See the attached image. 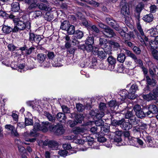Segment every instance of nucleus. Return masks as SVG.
Segmentation results:
<instances>
[{
	"instance_id": "obj_1",
	"label": "nucleus",
	"mask_w": 158,
	"mask_h": 158,
	"mask_svg": "<svg viewBox=\"0 0 158 158\" xmlns=\"http://www.w3.org/2000/svg\"><path fill=\"white\" fill-rule=\"evenodd\" d=\"M25 2L29 5L28 9L29 10L35 9L38 7L40 9L46 11L51 10L49 6L42 3H37L38 0H24Z\"/></svg>"
},
{
	"instance_id": "obj_2",
	"label": "nucleus",
	"mask_w": 158,
	"mask_h": 158,
	"mask_svg": "<svg viewBox=\"0 0 158 158\" xmlns=\"http://www.w3.org/2000/svg\"><path fill=\"white\" fill-rule=\"evenodd\" d=\"M13 22L15 24L13 28L14 32H17L19 30H23L25 28L27 29V30H29L30 28V23L29 22L24 23L20 21L19 19H14Z\"/></svg>"
},
{
	"instance_id": "obj_3",
	"label": "nucleus",
	"mask_w": 158,
	"mask_h": 158,
	"mask_svg": "<svg viewBox=\"0 0 158 158\" xmlns=\"http://www.w3.org/2000/svg\"><path fill=\"white\" fill-rule=\"evenodd\" d=\"M99 44L106 53L108 54H110V52L112 50V47L108 44V42L106 39L103 38H100Z\"/></svg>"
},
{
	"instance_id": "obj_4",
	"label": "nucleus",
	"mask_w": 158,
	"mask_h": 158,
	"mask_svg": "<svg viewBox=\"0 0 158 158\" xmlns=\"http://www.w3.org/2000/svg\"><path fill=\"white\" fill-rule=\"evenodd\" d=\"M43 144L44 146H48L51 150H57L58 149L59 144L56 141L47 139L43 142Z\"/></svg>"
},
{
	"instance_id": "obj_5",
	"label": "nucleus",
	"mask_w": 158,
	"mask_h": 158,
	"mask_svg": "<svg viewBox=\"0 0 158 158\" xmlns=\"http://www.w3.org/2000/svg\"><path fill=\"white\" fill-rule=\"evenodd\" d=\"M138 89V87L137 84H133L131 85L128 92V98L130 99H134L137 96L135 94L136 91Z\"/></svg>"
},
{
	"instance_id": "obj_6",
	"label": "nucleus",
	"mask_w": 158,
	"mask_h": 158,
	"mask_svg": "<svg viewBox=\"0 0 158 158\" xmlns=\"http://www.w3.org/2000/svg\"><path fill=\"white\" fill-rule=\"evenodd\" d=\"M123 134V131L119 130L114 132L115 136L114 139V142L116 143V145L117 146H121V142L122 141L121 136Z\"/></svg>"
},
{
	"instance_id": "obj_7",
	"label": "nucleus",
	"mask_w": 158,
	"mask_h": 158,
	"mask_svg": "<svg viewBox=\"0 0 158 158\" xmlns=\"http://www.w3.org/2000/svg\"><path fill=\"white\" fill-rule=\"evenodd\" d=\"M139 31L141 35V36L140 37L141 39L140 40V44L143 47L146 46V42H147L148 41V39L145 35L143 29H142L141 26L139 24Z\"/></svg>"
},
{
	"instance_id": "obj_8",
	"label": "nucleus",
	"mask_w": 158,
	"mask_h": 158,
	"mask_svg": "<svg viewBox=\"0 0 158 158\" xmlns=\"http://www.w3.org/2000/svg\"><path fill=\"white\" fill-rule=\"evenodd\" d=\"M5 128L7 131L10 132L12 135L15 137H17L19 136V134L14 126L10 124H6L5 126Z\"/></svg>"
},
{
	"instance_id": "obj_9",
	"label": "nucleus",
	"mask_w": 158,
	"mask_h": 158,
	"mask_svg": "<svg viewBox=\"0 0 158 158\" xmlns=\"http://www.w3.org/2000/svg\"><path fill=\"white\" fill-rule=\"evenodd\" d=\"M102 32L106 38H109L116 36L113 30L109 27L105 30H103Z\"/></svg>"
},
{
	"instance_id": "obj_10",
	"label": "nucleus",
	"mask_w": 158,
	"mask_h": 158,
	"mask_svg": "<svg viewBox=\"0 0 158 158\" xmlns=\"http://www.w3.org/2000/svg\"><path fill=\"white\" fill-rule=\"evenodd\" d=\"M42 39L41 36L40 35H36L33 33H29V40L32 43L34 42L39 43Z\"/></svg>"
},
{
	"instance_id": "obj_11",
	"label": "nucleus",
	"mask_w": 158,
	"mask_h": 158,
	"mask_svg": "<svg viewBox=\"0 0 158 158\" xmlns=\"http://www.w3.org/2000/svg\"><path fill=\"white\" fill-rule=\"evenodd\" d=\"M35 48L33 47H31L28 48L26 45H24L23 47L19 48V49L21 51L22 54L23 53V51H24L25 52L24 54L26 56H28L31 54L32 52L34 51Z\"/></svg>"
},
{
	"instance_id": "obj_12",
	"label": "nucleus",
	"mask_w": 158,
	"mask_h": 158,
	"mask_svg": "<svg viewBox=\"0 0 158 158\" xmlns=\"http://www.w3.org/2000/svg\"><path fill=\"white\" fill-rule=\"evenodd\" d=\"M133 114L132 111H128L127 112L125 115L126 118H129L132 123L136 124L138 123V120L135 116H133Z\"/></svg>"
},
{
	"instance_id": "obj_13",
	"label": "nucleus",
	"mask_w": 158,
	"mask_h": 158,
	"mask_svg": "<svg viewBox=\"0 0 158 158\" xmlns=\"http://www.w3.org/2000/svg\"><path fill=\"white\" fill-rule=\"evenodd\" d=\"M107 61L109 63L108 68L111 71H113L114 68L116 60L112 56H110L107 59Z\"/></svg>"
},
{
	"instance_id": "obj_14",
	"label": "nucleus",
	"mask_w": 158,
	"mask_h": 158,
	"mask_svg": "<svg viewBox=\"0 0 158 158\" xmlns=\"http://www.w3.org/2000/svg\"><path fill=\"white\" fill-rule=\"evenodd\" d=\"M106 22L107 24L116 30H118V26L116 24V22L110 18H106Z\"/></svg>"
},
{
	"instance_id": "obj_15",
	"label": "nucleus",
	"mask_w": 158,
	"mask_h": 158,
	"mask_svg": "<svg viewBox=\"0 0 158 158\" xmlns=\"http://www.w3.org/2000/svg\"><path fill=\"white\" fill-rule=\"evenodd\" d=\"M148 109V111L146 113L147 115H149L151 113L153 114L156 113L158 111L157 107L154 105H150Z\"/></svg>"
},
{
	"instance_id": "obj_16",
	"label": "nucleus",
	"mask_w": 158,
	"mask_h": 158,
	"mask_svg": "<svg viewBox=\"0 0 158 158\" xmlns=\"http://www.w3.org/2000/svg\"><path fill=\"white\" fill-rule=\"evenodd\" d=\"M129 12L128 4L127 3H124L121 9V13L124 16H127L128 15Z\"/></svg>"
},
{
	"instance_id": "obj_17",
	"label": "nucleus",
	"mask_w": 158,
	"mask_h": 158,
	"mask_svg": "<svg viewBox=\"0 0 158 158\" xmlns=\"http://www.w3.org/2000/svg\"><path fill=\"white\" fill-rule=\"evenodd\" d=\"M51 123L48 121L43 122L41 126V131L43 132H45L49 130V126Z\"/></svg>"
},
{
	"instance_id": "obj_18",
	"label": "nucleus",
	"mask_w": 158,
	"mask_h": 158,
	"mask_svg": "<svg viewBox=\"0 0 158 158\" xmlns=\"http://www.w3.org/2000/svg\"><path fill=\"white\" fill-rule=\"evenodd\" d=\"M64 132V130L63 126L60 124H57V128L56 130L55 135H61Z\"/></svg>"
},
{
	"instance_id": "obj_19",
	"label": "nucleus",
	"mask_w": 158,
	"mask_h": 158,
	"mask_svg": "<svg viewBox=\"0 0 158 158\" xmlns=\"http://www.w3.org/2000/svg\"><path fill=\"white\" fill-rule=\"evenodd\" d=\"M74 116L75 118L76 123H81L83 119V117L82 115L81 114L76 115L75 113H74L71 114V117Z\"/></svg>"
},
{
	"instance_id": "obj_20",
	"label": "nucleus",
	"mask_w": 158,
	"mask_h": 158,
	"mask_svg": "<svg viewBox=\"0 0 158 158\" xmlns=\"http://www.w3.org/2000/svg\"><path fill=\"white\" fill-rule=\"evenodd\" d=\"M11 10L14 12H18L20 10L19 3L17 2H13L11 5Z\"/></svg>"
},
{
	"instance_id": "obj_21",
	"label": "nucleus",
	"mask_w": 158,
	"mask_h": 158,
	"mask_svg": "<svg viewBox=\"0 0 158 158\" xmlns=\"http://www.w3.org/2000/svg\"><path fill=\"white\" fill-rule=\"evenodd\" d=\"M2 30L4 33L6 34H8L11 31L13 32V28H12L10 26L4 25L2 26Z\"/></svg>"
},
{
	"instance_id": "obj_22",
	"label": "nucleus",
	"mask_w": 158,
	"mask_h": 158,
	"mask_svg": "<svg viewBox=\"0 0 158 158\" xmlns=\"http://www.w3.org/2000/svg\"><path fill=\"white\" fill-rule=\"evenodd\" d=\"M128 143L130 145H132L138 147V138H131V139H129L128 140Z\"/></svg>"
},
{
	"instance_id": "obj_23",
	"label": "nucleus",
	"mask_w": 158,
	"mask_h": 158,
	"mask_svg": "<svg viewBox=\"0 0 158 158\" xmlns=\"http://www.w3.org/2000/svg\"><path fill=\"white\" fill-rule=\"evenodd\" d=\"M70 25V23L69 21L65 20L61 23L60 28L63 30L66 31L68 27H69Z\"/></svg>"
},
{
	"instance_id": "obj_24",
	"label": "nucleus",
	"mask_w": 158,
	"mask_h": 158,
	"mask_svg": "<svg viewBox=\"0 0 158 158\" xmlns=\"http://www.w3.org/2000/svg\"><path fill=\"white\" fill-rule=\"evenodd\" d=\"M106 54L108 53L105 51L98 50L97 52L98 57L100 59L103 60L106 58Z\"/></svg>"
},
{
	"instance_id": "obj_25",
	"label": "nucleus",
	"mask_w": 158,
	"mask_h": 158,
	"mask_svg": "<svg viewBox=\"0 0 158 158\" xmlns=\"http://www.w3.org/2000/svg\"><path fill=\"white\" fill-rule=\"evenodd\" d=\"M119 33L120 35L125 39H129L130 36L128 34L126 33L122 29L119 30V28L118 27Z\"/></svg>"
},
{
	"instance_id": "obj_26",
	"label": "nucleus",
	"mask_w": 158,
	"mask_h": 158,
	"mask_svg": "<svg viewBox=\"0 0 158 158\" xmlns=\"http://www.w3.org/2000/svg\"><path fill=\"white\" fill-rule=\"evenodd\" d=\"M150 45L153 48H157L156 46L158 44V36H156L154 40H151L149 42Z\"/></svg>"
},
{
	"instance_id": "obj_27",
	"label": "nucleus",
	"mask_w": 158,
	"mask_h": 158,
	"mask_svg": "<svg viewBox=\"0 0 158 158\" xmlns=\"http://www.w3.org/2000/svg\"><path fill=\"white\" fill-rule=\"evenodd\" d=\"M46 57V55L44 54H39L37 55V60L39 62L42 63L45 60Z\"/></svg>"
},
{
	"instance_id": "obj_28",
	"label": "nucleus",
	"mask_w": 158,
	"mask_h": 158,
	"mask_svg": "<svg viewBox=\"0 0 158 158\" xmlns=\"http://www.w3.org/2000/svg\"><path fill=\"white\" fill-rule=\"evenodd\" d=\"M67 139L69 140H71L73 139V141H74L75 142L77 143H79V144H82V140L81 139H76V137L73 135L71 136H68L66 137Z\"/></svg>"
},
{
	"instance_id": "obj_29",
	"label": "nucleus",
	"mask_w": 158,
	"mask_h": 158,
	"mask_svg": "<svg viewBox=\"0 0 158 158\" xmlns=\"http://www.w3.org/2000/svg\"><path fill=\"white\" fill-rule=\"evenodd\" d=\"M126 69L124 68L122 65H118L116 69H114L113 71H115L118 73H125L126 72Z\"/></svg>"
},
{
	"instance_id": "obj_30",
	"label": "nucleus",
	"mask_w": 158,
	"mask_h": 158,
	"mask_svg": "<svg viewBox=\"0 0 158 158\" xmlns=\"http://www.w3.org/2000/svg\"><path fill=\"white\" fill-rule=\"evenodd\" d=\"M56 118L59 121H61L62 120L65 121L66 117L64 113L59 112L56 115Z\"/></svg>"
},
{
	"instance_id": "obj_31",
	"label": "nucleus",
	"mask_w": 158,
	"mask_h": 158,
	"mask_svg": "<svg viewBox=\"0 0 158 158\" xmlns=\"http://www.w3.org/2000/svg\"><path fill=\"white\" fill-rule=\"evenodd\" d=\"M143 20L146 22H152L153 19V15L150 14L146 15L143 18Z\"/></svg>"
},
{
	"instance_id": "obj_32",
	"label": "nucleus",
	"mask_w": 158,
	"mask_h": 158,
	"mask_svg": "<svg viewBox=\"0 0 158 158\" xmlns=\"http://www.w3.org/2000/svg\"><path fill=\"white\" fill-rule=\"evenodd\" d=\"M148 31L150 36L152 37H155L158 34L157 29L156 28H152L149 30Z\"/></svg>"
},
{
	"instance_id": "obj_33",
	"label": "nucleus",
	"mask_w": 158,
	"mask_h": 158,
	"mask_svg": "<svg viewBox=\"0 0 158 158\" xmlns=\"http://www.w3.org/2000/svg\"><path fill=\"white\" fill-rule=\"evenodd\" d=\"M126 57L124 54L123 53H120L118 55L117 59L118 61L120 63H123L125 60Z\"/></svg>"
},
{
	"instance_id": "obj_34",
	"label": "nucleus",
	"mask_w": 158,
	"mask_h": 158,
	"mask_svg": "<svg viewBox=\"0 0 158 158\" xmlns=\"http://www.w3.org/2000/svg\"><path fill=\"white\" fill-rule=\"evenodd\" d=\"M66 31L69 35L73 34L75 32L74 26L71 24Z\"/></svg>"
},
{
	"instance_id": "obj_35",
	"label": "nucleus",
	"mask_w": 158,
	"mask_h": 158,
	"mask_svg": "<svg viewBox=\"0 0 158 158\" xmlns=\"http://www.w3.org/2000/svg\"><path fill=\"white\" fill-rule=\"evenodd\" d=\"M146 142L148 145L151 147H154L155 145L154 143V142L153 141L152 138L150 137H148L147 138Z\"/></svg>"
},
{
	"instance_id": "obj_36",
	"label": "nucleus",
	"mask_w": 158,
	"mask_h": 158,
	"mask_svg": "<svg viewBox=\"0 0 158 158\" xmlns=\"http://www.w3.org/2000/svg\"><path fill=\"white\" fill-rule=\"evenodd\" d=\"M122 127L124 130H128L131 127V125L129 122H124Z\"/></svg>"
},
{
	"instance_id": "obj_37",
	"label": "nucleus",
	"mask_w": 158,
	"mask_h": 158,
	"mask_svg": "<svg viewBox=\"0 0 158 158\" xmlns=\"http://www.w3.org/2000/svg\"><path fill=\"white\" fill-rule=\"evenodd\" d=\"M36 130L33 129V131H31L29 133L28 132H26L24 133V136H28L29 137H36L37 136L36 133Z\"/></svg>"
},
{
	"instance_id": "obj_38",
	"label": "nucleus",
	"mask_w": 158,
	"mask_h": 158,
	"mask_svg": "<svg viewBox=\"0 0 158 158\" xmlns=\"http://www.w3.org/2000/svg\"><path fill=\"white\" fill-rule=\"evenodd\" d=\"M45 116L49 121L52 122H55V117L53 116L51 114L47 112L45 113Z\"/></svg>"
},
{
	"instance_id": "obj_39",
	"label": "nucleus",
	"mask_w": 158,
	"mask_h": 158,
	"mask_svg": "<svg viewBox=\"0 0 158 158\" xmlns=\"http://www.w3.org/2000/svg\"><path fill=\"white\" fill-rule=\"evenodd\" d=\"M144 98L147 99L148 101L155 100L156 98V97L151 93H149L148 94L146 95Z\"/></svg>"
},
{
	"instance_id": "obj_40",
	"label": "nucleus",
	"mask_w": 158,
	"mask_h": 158,
	"mask_svg": "<svg viewBox=\"0 0 158 158\" xmlns=\"http://www.w3.org/2000/svg\"><path fill=\"white\" fill-rule=\"evenodd\" d=\"M146 80L148 84L154 86L155 85L156 82L155 79L151 80L148 76H146Z\"/></svg>"
},
{
	"instance_id": "obj_41",
	"label": "nucleus",
	"mask_w": 158,
	"mask_h": 158,
	"mask_svg": "<svg viewBox=\"0 0 158 158\" xmlns=\"http://www.w3.org/2000/svg\"><path fill=\"white\" fill-rule=\"evenodd\" d=\"M42 14V12L41 11L39 10H35L33 13V19H37L41 17Z\"/></svg>"
},
{
	"instance_id": "obj_42",
	"label": "nucleus",
	"mask_w": 158,
	"mask_h": 158,
	"mask_svg": "<svg viewBox=\"0 0 158 158\" xmlns=\"http://www.w3.org/2000/svg\"><path fill=\"white\" fill-rule=\"evenodd\" d=\"M57 124L56 125L51 124L49 126V131L55 134L56 129L57 128Z\"/></svg>"
},
{
	"instance_id": "obj_43",
	"label": "nucleus",
	"mask_w": 158,
	"mask_h": 158,
	"mask_svg": "<svg viewBox=\"0 0 158 158\" xmlns=\"http://www.w3.org/2000/svg\"><path fill=\"white\" fill-rule=\"evenodd\" d=\"M95 118L99 119H101L104 115L103 111L99 110L98 109Z\"/></svg>"
},
{
	"instance_id": "obj_44",
	"label": "nucleus",
	"mask_w": 158,
	"mask_h": 158,
	"mask_svg": "<svg viewBox=\"0 0 158 158\" xmlns=\"http://www.w3.org/2000/svg\"><path fill=\"white\" fill-rule=\"evenodd\" d=\"M44 18L47 21H51L53 19L52 15L50 13L47 12L44 16Z\"/></svg>"
},
{
	"instance_id": "obj_45",
	"label": "nucleus",
	"mask_w": 158,
	"mask_h": 158,
	"mask_svg": "<svg viewBox=\"0 0 158 158\" xmlns=\"http://www.w3.org/2000/svg\"><path fill=\"white\" fill-rule=\"evenodd\" d=\"M94 43V39L93 36L88 37L85 40L86 44H93Z\"/></svg>"
},
{
	"instance_id": "obj_46",
	"label": "nucleus",
	"mask_w": 158,
	"mask_h": 158,
	"mask_svg": "<svg viewBox=\"0 0 158 158\" xmlns=\"http://www.w3.org/2000/svg\"><path fill=\"white\" fill-rule=\"evenodd\" d=\"M74 35L77 39H80L83 36V33L80 31H76Z\"/></svg>"
},
{
	"instance_id": "obj_47",
	"label": "nucleus",
	"mask_w": 158,
	"mask_h": 158,
	"mask_svg": "<svg viewBox=\"0 0 158 158\" xmlns=\"http://www.w3.org/2000/svg\"><path fill=\"white\" fill-rule=\"evenodd\" d=\"M100 128L101 131L103 133L107 132L109 131V127L108 125H103Z\"/></svg>"
},
{
	"instance_id": "obj_48",
	"label": "nucleus",
	"mask_w": 158,
	"mask_h": 158,
	"mask_svg": "<svg viewBox=\"0 0 158 158\" xmlns=\"http://www.w3.org/2000/svg\"><path fill=\"white\" fill-rule=\"evenodd\" d=\"M109 106L111 108L112 110H114V109L117 105L116 102L115 101H111L108 103Z\"/></svg>"
},
{
	"instance_id": "obj_49",
	"label": "nucleus",
	"mask_w": 158,
	"mask_h": 158,
	"mask_svg": "<svg viewBox=\"0 0 158 158\" xmlns=\"http://www.w3.org/2000/svg\"><path fill=\"white\" fill-rule=\"evenodd\" d=\"M35 101H28L27 102V104L28 106H32L33 109L36 110L38 105L36 106L35 104Z\"/></svg>"
},
{
	"instance_id": "obj_50",
	"label": "nucleus",
	"mask_w": 158,
	"mask_h": 158,
	"mask_svg": "<svg viewBox=\"0 0 158 158\" xmlns=\"http://www.w3.org/2000/svg\"><path fill=\"white\" fill-rule=\"evenodd\" d=\"M73 133L76 135L80 134L83 133V130L79 127H77L73 130Z\"/></svg>"
},
{
	"instance_id": "obj_51",
	"label": "nucleus",
	"mask_w": 158,
	"mask_h": 158,
	"mask_svg": "<svg viewBox=\"0 0 158 158\" xmlns=\"http://www.w3.org/2000/svg\"><path fill=\"white\" fill-rule=\"evenodd\" d=\"M139 129L142 130H145L147 129V125L146 124L140 122V121L139 120Z\"/></svg>"
},
{
	"instance_id": "obj_52",
	"label": "nucleus",
	"mask_w": 158,
	"mask_h": 158,
	"mask_svg": "<svg viewBox=\"0 0 158 158\" xmlns=\"http://www.w3.org/2000/svg\"><path fill=\"white\" fill-rule=\"evenodd\" d=\"M7 47L9 50L11 52L14 51L17 48L13 44H9L7 46Z\"/></svg>"
},
{
	"instance_id": "obj_53",
	"label": "nucleus",
	"mask_w": 158,
	"mask_h": 158,
	"mask_svg": "<svg viewBox=\"0 0 158 158\" xmlns=\"http://www.w3.org/2000/svg\"><path fill=\"white\" fill-rule=\"evenodd\" d=\"M25 123L26 126L32 125L33 124V120L31 118H25Z\"/></svg>"
},
{
	"instance_id": "obj_54",
	"label": "nucleus",
	"mask_w": 158,
	"mask_h": 158,
	"mask_svg": "<svg viewBox=\"0 0 158 158\" xmlns=\"http://www.w3.org/2000/svg\"><path fill=\"white\" fill-rule=\"evenodd\" d=\"M62 111L64 112V114L69 113H70V108L67 106L65 105H62L61 106Z\"/></svg>"
},
{
	"instance_id": "obj_55",
	"label": "nucleus",
	"mask_w": 158,
	"mask_h": 158,
	"mask_svg": "<svg viewBox=\"0 0 158 158\" xmlns=\"http://www.w3.org/2000/svg\"><path fill=\"white\" fill-rule=\"evenodd\" d=\"M71 43H73V45H78L79 44V42L75 35L72 36Z\"/></svg>"
},
{
	"instance_id": "obj_56",
	"label": "nucleus",
	"mask_w": 158,
	"mask_h": 158,
	"mask_svg": "<svg viewBox=\"0 0 158 158\" xmlns=\"http://www.w3.org/2000/svg\"><path fill=\"white\" fill-rule=\"evenodd\" d=\"M87 3L90 5L95 7H98L99 5V3L97 2L94 0L89 1V2H87Z\"/></svg>"
},
{
	"instance_id": "obj_57",
	"label": "nucleus",
	"mask_w": 158,
	"mask_h": 158,
	"mask_svg": "<svg viewBox=\"0 0 158 158\" xmlns=\"http://www.w3.org/2000/svg\"><path fill=\"white\" fill-rule=\"evenodd\" d=\"M110 44L112 45L113 46V47L116 48H119L120 45L118 42L113 41H110L109 42Z\"/></svg>"
},
{
	"instance_id": "obj_58",
	"label": "nucleus",
	"mask_w": 158,
	"mask_h": 158,
	"mask_svg": "<svg viewBox=\"0 0 158 158\" xmlns=\"http://www.w3.org/2000/svg\"><path fill=\"white\" fill-rule=\"evenodd\" d=\"M128 92H129V91H127L126 89L123 90V91H121V93L120 94V96L122 98V99H123V98H124L127 97L128 98V94H128Z\"/></svg>"
},
{
	"instance_id": "obj_59",
	"label": "nucleus",
	"mask_w": 158,
	"mask_h": 158,
	"mask_svg": "<svg viewBox=\"0 0 158 158\" xmlns=\"http://www.w3.org/2000/svg\"><path fill=\"white\" fill-rule=\"evenodd\" d=\"M95 124L96 127L103 126L104 124V121L101 119H99L98 120L95 121Z\"/></svg>"
},
{
	"instance_id": "obj_60",
	"label": "nucleus",
	"mask_w": 158,
	"mask_h": 158,
	"mask_svg": "<svg viewBox=\"0 0 158 158\" xmlns=\"http://www.w3.org/2000/svg\"><path fill=\"white\" fill-rule=\"evenodd\" d=\"M58 153L60 156L64 157L67 156L68 152L65 150H61L58 152Z\"/></svg>"
},
{
	"instance_id": "obj_61",
	"label": "nucleus",
	"mask_w": 158,
	"mask_h": 158,
	"mask_svg": "<svg viewBox=\"0 0 158 158\" xmlns=\"http://www.w3.org/2000/svg\"><path fill=\"white\" fill-rule=\"evenodd\" d=\"M91 30L96 33H98L99 32L98 28L94 25H93L91 27Z\"/></svg>"
},
{
	"instance_id": "obj_62",
	"label": "nucleus",
	"mask_w": 158,
	"mask_h": 158,
	"mask_svg": "<svg viewBox=\"0 0 158 158\" xmlns=\"http://www.w3.org/2000/svg\"><path fill=\"white\" fill-rule=\"evenodd\" d=\"M41 126L38 123H36L34 124L33 129L35 130H41Z\"/></svg>"
},
{
	"instance_id": "obj_63",
	"label": "nucleus",
	"mask_w": 158,
	"mask_h": 158,
	"mask_svg": "<svg viewBox=\"0 0 158 158\" xmlns=\"http://www.w3.org/2000/svg\"><path fill=\"white\" fill-rule=\"evenodd\" d=\"M76 108L79 111L82 112L84 109L83 106L81 104H77L76 105Z\"/></svg>"
},
{
	"instance_id": "obj_64",
	"label": "nucleus",
	"mask_w": 158,
	"mask_h": 158,
	"mask_svg": "<svg viewBox=\"0 0 158 158\" xmlns=\"http://www.w3.org/2000/svg\"><path fill=\"white\" fill-rule=\"evenodd\" d=\"M47 56L49 59H53L55 56V55L53 52H48L47 54Z\"/></svg>"
}]
</instances>
